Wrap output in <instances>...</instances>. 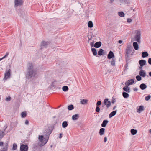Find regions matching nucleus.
Segmentation results:
<instances>
[{
	"label": "nucleus",
	"mask_w": 151,
	"mask_h": 151,
	"mask_svg": "<svg viewBox=\"0 0 151 151\" xmlns=\"http://www.w3.org/2000/svg\"><path fill=\"white\" fill-rule=\"evenodd\" d=\"M54 127L52 126L49 127L48 129L45 130V134L46 135V138H44L43 136L39 135L38 137V139L40 142H41L39 143V145L41 146H43L48 141L49 138V136L51 133L52 130L53 129Z\"/></svg>",
	"instance_id": "f257e3e1"
},
{
	"label": "nucleus",
	"mask_w": 151,
	"mask_h": 151,
	"mask_svg": "<svg viewBox=\"0 0 151 151\" xmlns=\"http://www.w3.org/2000/svg\"><path fill=\"white\" fill-rule=\"evenodd\" d=\"M37 74V71L33 69L32 63H29L27 65V68L26 72V78L29 79L35 77Z\"/></svg>",
	"instance_id": "f03ea898"
},
{
	"label": "nucleus",
	"mask_w": 151,
	"mask_h": 151,
	"mask_svg": "<svg viewBox=\"0 0 151 151\" xmlns=\"http://www.w3.org/2000/svg\"><path fill=\"white\" fill-rule=\"evenodd\" d=\"M133 49L132 46L129 45H127V48L125 51V57L126 60L127 61L129 60V56L132 52V50Z\"/></svg>",
	"instance_id": "7ed1b4c3"
},
{
	"label": "nucleus",
	"mask_w": 151,
	"mask_h": 151,
	"mask_svg": "<svg viewBox=\"0 0 151 151\" xmlns=\"http://www.w3.org/2000/svg\"><path fill=\"white\" fill-rule=\"evenodd\" d=\"M139 63L140 66L139 68V69L140 70L139 72V75H137L136 76V79L138 81H140L142 79V60H139Z\"/></svg>",
	"instance_id": "20e7f679"
},
{
	"label": "nucleus",
	"mask_w": 151,
	"mask_h": 151,
	"mask_svg": "<svg viewBox=\"0 0 151 151\" xmlns=\"http://www.w3.org/2000/svg\"><path fill=\"white\" fill-rule=\"evenodd\" d=\"M28 147L27 145L25 144H21L20 147V151H27Z\"/></svg>",
	"instance_id": "39448f33"
},
{
	"label": "nucleus",
	"mask_w": 151,
	"mask_h": 151,
	"mask_svg": "<svg viewBox=\"0 0 151 151\" xmlns=\"http://www.w3.org/2000/svg\"><path fill=\"white\" fill-rule=\"evenodd\" d=\"M48 44V42L42 41L41 43L40 49H42L43 48H47Z\"/></svg>",
	"instance_id": "423d86ee"
},
{
	"label": "nucleus",
	"mask_w": 151,
	"mask_h": 151,
	"mask_svg": "<svg viewBox=\"0 0 151 151\" xmlns=\"http://www.w3.org/2000/svg\"><path fill=\"white\" fill-rule=\"evenodd\" d=\"M23 3V0H14V6L17 7L22 4Z\"/></svg>",
	"instance_id": "0eeeda50"
},
{
	"label": "nucleus",
	"mask_w": 151,
	"mask_h": 151,
	"mask_svg": "<svg viewBox=\"0 0 151 151\" xmlns=\"http://www.w3.org/2000/svg\"><path fill=\"white\" fill-rule=\"evenodd\" d=\"M104 104L106 106L107 108L109 107L111 105V103L110 101H109L108 98H105L104 100Z\"/></svg>",
	"instance_id": "6e6552de"
},
{
	"label": "nucleus",
	"mask_w": 151,
	"mask_h": 151,
	"mask_svg": "<svg viewBox=\"0 0 151 151\" xmlns=\"http://www.w3.org/2000/svg\"><path fill=\"white\" fill-rule=\"evenodd\" d=\"M10 71V69H9L5 73L4 77V79L5 80H6L8 78L10 77V76L11 75Z\"/></svg>",
	"instance_id": "1a4fd4ad"
},
{
	"label": "nucleus",
	"mask_w": 151,
	"mask_h": 151,
	"mask_svg": "<svg viewBox=\"0 0 151 151\" xmlns=\"http://www.w3.org/2000/svg\"><path fill=\"white\" fill-rule=\"evenodd\" d=\"M140 32L139 31H137L135 36V40L139 42L140 40Z\"/></svg>",
	"instance_id": "9d476101"
},
{
	"label": "nucleus",
	"mask_w": 151,
	"mask_h": 151,
	"mask_svg": "<svg viewBox=\"0 0 151 151\" xmlns=\"http://www.w3.org/2000/svg\"><path fill=\"white\" fill-rule=\"evenodd\" d=\"M101 104V101H97L96 105V107L95 109V111L97 112H99L100 111V108L99 106Z\"/></svg>",
	"instance_id": "9b49d317"
},
{
	"label": "nucleus",
	"mask_w": 151,
	"mask_h": 151,
	"mask_svg": "<svg viewBox=\"0 0 151 151\" xmlns=\"http://www.w3.org/2000/svg\"><path fill=\"white\" fill-rule=\"evenodd\" d=\"M8 144L7 143H5L4 145L2 147L1 149H2L0 151H7L8 150Z\"/></svg>",
	"instance_id": "f8f14e48"
},
{
	"label": "nucleus",
	"mask_w": 151,
	"mask_h": 151,
	"mask_svg": "<svg viewBox=\"0 0 151 151\" xmlns=\"http://www.w3.org/2000/svg\"><path fill=\"white\" fill-rule=\"evenodd\" d=\"M114 53L111 51H110L107 55V58L108 59L114 58Z\"/></svg>",
	"instance_id": "ddd939ff"
},
{
	"label": "nucleus",
	"mask_w": 151,
	"mask_h": 151,
	"mask_svg": "<svg viewBox=\"0 0 151 151\" xmlns=\"http://www.w3.org/2000/svg\"><path fill=\"white\" fill-rule=\"evenodd\" d=\"M134 81V80L133 79H129L126 82L125 85H127V86H129V85L133 84Z\"/></svg>",
	"instance_id": "4468645a"
},
{
	"label": "nucleus",
	"mask_w": 151,
	"mask_h": 151,
	"mask_svg": "<svg viewBox=\"0 0 151 151\" xmlns=\"http://www.w3.org/2000/svg\"><path fill=\"white\" fill-rule=\"evenodd\" d=\"M119 2L122 4H130V0H118Z\"/></svg>",
	"instance_id": "2eb2a0df"
},
{
	"label": "nucleus",
	"mask_w": 151,
	"mask_h": 151,
	"mask_svg": "<svg viewBox=\"0 0 151 151\" xmlns=\"http://www.w3.org/2000/svg\"><path fill=\"white\" fill-rule=\"evenodd\" d=\"M102 45V43L101 41L97 42L94 44V47L96 48H99Z\"/></svg>",
	"instance_id": "dca6fc26"
},
{
	"label": "nucleus",
	"mask_w": 151,
	"mask_h": 151,
	"mask_svg": "<svg viewBox=\"0 0 151 151\" xmlns=\"http://www.w3.org/2000/svg\"><path fill=\"white\" fill-rule=\"evenodd\" d=\"M108 122L109 121L108 120H104L103 121L102 123L101 124V126L103 127H105Z\"/></svg>",
	"instance_id": "f3484780"
},
{
	"label": "nucleus",
	"mask_w": 151,
	"mask_h": 151,
	"mask_svg": "<svg viewBox=\"0 0 151 151\" xmlns=\"http://www.w3.org/2000/svg\"><path fill=\"white\" fill-rule=\"evenodd\" d=\"M105 130V129L103 128H101L99 129V134L100 135L102 136L104 134Z\"/></svg>",
	"instance_id": "a211bd4d"
},
{
	"label": "nucleus",
	"mask_w": 151,
	"mask_h": 151,
	"mask_svg": "<svg viewBox=\"0 0 151 151\" xmlns=\"http://www.w3.org/2000/svg\"><path fill=\"white\" fill-rule=\"evenodd\" d=\"M133 45L134 47V49L136 50H137L139 49V45L136 42H134L133 43Z\"/></svg>",
	"instance_id": "6ab92c4d"
},
{
	"label": "nucleus",
	"mask_w": 151,
	"mask_h": 151,
	"mask_svg": "<svg viewBox=\"0 0 151 151\" xmlns=\"http://www.w3.org/2000/svg\"><path fill=\"white\" fill-rule=\"evenodd\" d=\"M117 112V110H116L111 112L109 114V118H111L115 115Z\"/></svg>",
	"instance_id": "aec40b11"
},
{
	"label": "nucleus",
	"mask_w": 151,
	"mask_h": 151,
	"mask_svg": "<svg viewBox=\"0 0 151 151\" xmlns=\"http://www.w3.org/2000/svg\"><path fill=\"white\" fill-rule=\"evenodd\" d=\"M123 89L127 93H129L130 92V89L128 86H127V85H126V86L123 88Z\"/></svg>",
	"instance_id": "412c9836"
},
{
	"label": "nucleus",
	"mask_w": 151,
	"mask_h": 151,
	"mask_svg": "<svg viewBox=\"0 0 151 151\" xmlns=\"http://www.w3.org/2000/svg\"><path fill=\"white\" fill-rule=\"evenodd\" d=\"M88 100L87 99H83L80 101V103L83 105H85L87 104Z\"/></svg>",
	"instance_id": "4be33fe9"
},
{
	"label": "nucleus",
	"mask_w": 151,
	"mask_h": 151,
	"mask_svg": "<svg viewBox=\"0 0 151 151\" xmlns=\"http://www.w3.org/2000/svg\"><path fill=\"white\" fill-rule=\"evenodd\" d=\"M67 121H64L62 123V127L64 128H65L68 125Z\"/></svg>",
	"instance_id": "5701e85b"
},
{
	"label": "nucleus",
	"mask_w": 151,
	"mask_h": 151,
	"mask_svg": "<svg viewBox=\"0 0 151 151\" xmlns=\"http://www.w3.org/2000/svg\"><path fill=\"white\" fill-rule=\"evenodd\" d=\"M79 117V115L78 114H76L73 115L72 116V119L73 120H77Z\"/></svg>",
	"instance_id": "b1692460"
},
{
	"label": "nucleus",
	"mask_w": 151,
	"mask_h": 151,
	"mask_svg": "<svg viewBox=\"0 0 151 151\" xmlns=\"http://www.w3.org/2000/svg\"><path fill=\"white\" fill-rule=\"evenodd\" d=\"M91 51L94 55L96 56L97 57V56H96L97 52L96 49V48H92Z\"/></svg>",
	"instance_id": "393cba45"
},
{
	"label": "nucleus",
	"mask_w": 151,
	"mask_h": 151,
	"mask_svg": "<svg viewBox=\"0 0 151 151\" xmlns=\"http://www.w3.org/2000/svg\"><path fill=\"white\" fill-rule=\"evenodd\" d=\"M40 143V144H41V142H40H40H39V143ZM33 148L36 150H37L38 147H39V146H40V145H39V143H38V145L37 144H33Z\"/></svg>",
	"instance_id": "a878e982"
},
{
	"label": "nucleus",
	"mask_w": 151,
	"mask_h": 151,
	"mask_svg": "<svg viewBox=\"0 0 151 151\" xmlns=\"http://www.w3.org/2000/svg\"><path fill=\"white\" fill-rule=\"evenodd\" d=\"M104 50L102 49H100L99 50V51H98V55L99 56H101L103 54Z\"/></svg>",
	"instance_id": "bb28decb"
},
{
	"label": "nucleus",
	"mask_w": 151,
	"mask_h": 151,
	"mask_svg": "<svg viewBox=\"0 0 151 151\" xmlns=\"http://www.w3.org/2000/svg\"><path fill=\"white\" fill-rule=\"evenodd\" d=\"M129 94L125 92H122V96L123 97L125 98H127L129 96Z\"/></svg>",
	"instance_id": "cd10ccee"
},
{
	"label": "nucleus",
	"mask_w": 151,
	"mask_h": 151,
	"mask_svg": "<svg viewBox=\"0 0 151 151\" xmlns=\"http://www.w3.org/2000/svg\"><path fill=\"white\" fill-rule=\"evenodd\" d=\"M130 132L132 135H134L137 133V131L136 129H131Z\"/></svg>",
	"instance_id": "c85d7f7f"
},
{
	"label": "nucleus",
	"mask_w": 151,
	"mask_h": 151,
	"mask_svg": "<svg viewBox=\"0 0 151 151\" xmlns=\"http://www.w3.org/2000/svg\"><path fill=\"white\" fill-rule=\"evenodd\" d=\"M148 53L147 52H142V58H145L148 56Z\"/></svg>",
	"instance_id": "c756f323"
},
{
	"label": "nucleus",
	"mask_w": 151,
	"mask_h": 151,
	"mask_svg": "<svg viewBox=\"0 0 151 151\" xmlns=\"http://www.w3.org/2000/svg\"><path fill=\"white\" fill-rule=\"evenodd\" d=\"M88 27L89 28H92L93 26V24L92 21H90L88 22Z\"/></svg>",
	"instance_id": "7c9ffc66"
},
{
	"label": "nucleus",
	"mask_w": 151,
	"mask_h": 151,
	"mask_svg": "<svg viewBox=\"0 0 151 151\" xmlns=\"http://www.w3.org/2000/svg\"><path fill=\"white\" fill-rule=\"evenodd\" d=\"M118 14L119 16H120L121 17H124L125 15V14L124 12H123L121 11L119 12H118Z\"/></svg>",
	"instance_id": "2f4dec72"
},
{
	"label": "nucleus",
	"mask_w": 151,
	"mask_h": 151,
	"mask_svg": "<svg viewBox=\"0 0 151 151\" xmlns=\"http://www.w3.org/2000/svg\"><path fill=\"white\" fill-rule=\"evenodd\" d=\"M17 148V145L15 143H14L13 144V147L12 148V150L14 151L16 150Z\"/></svg>",
	"instance_id": "473e14b6"
},
{
	"label": "nucleus",
	"mask_w": 151,
	"mask_h": 151,
	"mask_svg": "<svg viewBox=\"0 0 151 151\" xmlns=\"http://www.w3.org/2000/svg\"><path fill=\"white\" fill-rule=\"evenodd\" d=\"M62 89L63 91L66 92L68 90V88L67 86H64L62 87Z\"/></svg>",
	"instance_id": "72a5a7b5"
},
{
	"label": "nucleus",
	"mask_w": 151,
	"mask_h": 151,
	"mask_svg": "<svg viewBox=\"0 0 151 151\" xmlns=\"http://www.w3.org/2000/svg\"><path fill=\"white\" fill-rule=\"evenodd\" d=\"M21 115L22 118H25L27 115V113L25 111L22 112L21 114Z\"/></svg>",
	"instance_id": "f704fd0d"
},
{
	"label": "nucleus",
	"mask_w": 151,
	"mask_h": 151,
	"mask_svg": "<svg viewBox=\"0 0 151 151\" xmlns=\"http://www.w3.org/2000/svg\"><path fill=\"white\" fill-rule=\"evenodd\" d=\"M56 82V81H55L54 82H52L50 85V88H55V85L54 83V82Z\"/></svg>",
	"instance_id": "c9c22d12"
},
{
	"label": "nucleus",
	"mask_w": 151,
	"mask_h": 151,
	"mask_svg": "<svg viewBox=\"0 0 151 151\" xmlns=\"http://www.w3.org/2000/svg\"><path fill=\"white\" fill-rule=\"evenodd\" d=\"M68 109L69 110H71L74 109L73 106V105H69L68 106Z\"/></svg>",
	"instance_id": "e433bc0d"
},
{
	"label": "nucleus",
	"mask_w": 151,
	"mask_h": 151,
	"mask_svg": "<svg viewBox=\"0 0 151 151\" xmlns=\"http://www.w3.org/2000/svg\"><path fill=\"white\" fill-rule=\"evenodd\" d=\"M4 135V133L0 131V140L3 137Z\"/></svg>",
	"instance_id": "4c0bfd02"
},
{
	"label": "nucleus",
	"mask_w": 151,
	"mask_h": 151,
	"mask_svg": "<svg viewBox=\"0 0 151 151\" xmlns=\"http://www.w3.org/2000/svg\"><path fill=\"white\" fill-rule=\"evenodd\" d=\"M115 59H114L112 58V61H111V65L113 66H114L115 65Z\"/></svg>",
	"instance_id": "58836bf2"
},
{
	"label": "nucleus",
	"mask_w": 151,
	"mask_h": 151,
	"mask_svg": "<svg viewBox=\"0 0 151 151\" xmlns=\"http://www.w3.org/2000/svg\"><path fill=\"white\" fill-rule=\"evenodd\" d=\"M126 63L125 65L124 66V68H125V70H127V69H128V63L127 62L128 61H127L126 60Z\"/></svg>",
	"instance_id": "ea45409f"
},
{
	"label": "nucleus",
	"mask_w": 151,
	"mask_h": 151,
	"mask_svg": "<svg viewBox=\"0 0 151 151\" xmlns=\"http://www.w3.org/2000/svg\"><path fill=\"white\" fill-rule=\"evenodd\" d=\"M147 64L146 61L145 60H142V67Z\"/></svg>",
	"instance_id": "a19ab883"
},
{
	"label": "nucleus",
	"mask_w": 151,
	"mask_h": 151,
	"mask_svg": "<svg viewBox=\"0 0 151 151\" xmlns=\"http://www.w3.org/2000/svg\"><path fill=\"white\" fill-rule=\"evenodd\" d=\"M147 88V86L144 83H142V90L145 89Z\"/></svg>",
	"instance_id": "79ce46f5"
},
{
	"label": "nucleus",
	"mask_w": 151,
	"mask_h": 151,
	"mask_svg": "<svg viewBox=\"0 0 151 151\" xmlns=\"http://www.w3.org/2000/svg\"><path fill=\"white\" fill-rule=\"evenodd\" d=\"M142 111V105L139 106V109L137 110V112L139 113H140Z\"/></svg>",
	"instance_id": "37998d69"
},
{
	"label": "nucleus",
	"mask_w": 151,
	"mask_h": 151,
	"mask_svg": "<svg viewBox=\"0 0 151 151\" xmlns=\"http://www.w3.org/2000/svg\"><path fill=\"white\" fill-rule=\"evenodd\" d=\"M146 76L145 72L143 70H142V77H144Z\"/></svg>",
	"instance_id": "c03bdc74"
},
{
	"label": "nucleus",
	"mask_w": 151,
	"mask_h": 151,
	"mask_svg": "<svg viewBox=\"0 0 151 151\" xmlns=\"http://www.w3.org/2000/svg\"><path fill=\"white\" fill-rule=\"evenodd\" d=\"M151 97L150 95H148L146 96L145 98V99L146 101L148 100Z\"/></svg>",
	"instance_id": "a18cd8bd"
},
{
	"label": "nucleus",
	"mask_w": 151,
	"mask_h": 151,
	"mask_svg": "<svg viewBox=\"0 0 151 151\" xmlns=\"http://www.w3.org/2000/svg\"><path fill=\"white\" fill-rule=\"evenodd\" d=\"M11 99L10 97L8 96L6 98V101H9L11 100Z\"/></svg>",
	"instance_id": "49530a36"
},
{
	"label": "nucleus",
	"mask_w": 151,
	"mask_h": 151,
	"mask_svg": "<svg viewBox=\"0 0 151 151\" xmlns=\"http://www.w3.org/2000/svg\"><path fill=\"white\" fill-rule=\"evenodd\" d=\"M8 55H9V53L8 52L6 53L4 57H2V58L3 59H4L5 58H6L8 56Z\"/></svg>",
	"instance_id": "de8ad7c7"
},
{
	"label": "nucleus",
	"mask_w": 151,
	"mask_h": 151,
	"mask_svg": "<svg viewBox=\"0 0 151 151\" xmlns=\"http://www.w3.org/2000/svg\"><path fill=\"white\" fill-rule=\"evenodd\" d=\"M127 21L128 23H130L132 22V20L130 18H128L127 19Z\"/></svg>",
	"instance_id": "09e8293b"
},
{
	"label": "nucleus",
	"mask_w": 151,
	"mask_h": 151,
	"mask_svg": "<svg viewBox=\"0 0 151 151\" xmlns=\"http://www.w3.org/2000/svg\"><path fill=\"white\" fill-rule=\"evenodd\" d=\"M148 63L151 65V58H149L148 59Z\"/></svg>",
	"instance_id": "8fccbe9b"
},
{
	"label": "nucleus",
	"mask_w": 151,
	"mask_h": 151,
	"mask_svg": "<svg viewBox=\"0 0 151 151\" xmlns=\"http://www.w3.org/2000/svg\"><path fill=\"white\" fill-rule=\"evenodd\" d=\"M90 45L91 46V47H94V42H91L90 43Z\"/></svg>",
	"instance_id": "3c124183"
},
{
	"label": "nucleus",
	"mask_w": 151,
	"mask_h": 151,
	"mask_svg": "<svg viewBox=\"0 0 151 151\" xmlns=\"http://www.w3.org/2000/svg\"><path fill=\"white\" fill-rule=\"evenodd\" d=\"M29 124V121L27 120H26L25 122V124L27 125Z\"/></svg>",
	"instance_id": "603ef678"
},
{
	"label": "nucleus",
	"mask_w": 151,
	"mask_h": 151,
	"mask_svg": "<svg viewBox=\"0 0 151 151\" xmlns=\"http://www.w3.org/2000/svg\"><path fill=\"white\" fill-rule=\"evenodd\" d=\"M4 144L3 142H0V146L2 147L4 145Z\"/></svg>",
	"instance_id": "864d4df0"
},
{
	"label": "nucleus",
	"mask_w": 151,
	"mask_h": 151,
	"mask_svg": "<svg viewBox=\"0 0 151 151\" xmlns=\"http://www.w3.org/2000/svg\"><path fill=\"white\" fill-rule=\"evenodd\" d=\"M107 140V138L106 137H105L104 138V142H106Z\"/></svg>",
	"instance_id": "5fc2aeb1"
},
{
	"label": "nucleus",
	"mask_w": 151,
	"mask_h": 151,
	"mask_svg": "<svg viewBox=\"0 0 151 151\" xmlns=\"http://www.w3.org/2000/svg\"><path fill=\"white\" fill-rule=\"evenodd\" d=\"M63 134L62 133H60L59 134V138L60 139L62 137Z\"/></svg>",
	"instance_id": "6e6d98bb"
},
{
	"label": "nucleus",
	"mask_w": 151,
	"mask_h": 151,
	"mask_svg": "<svg viewBox=\"0 0 151 151\" xmlns=\"http://www.w3.org/2000/svg\"><path fill=\"white\" fill-rule=\"evenodd\" d=\"M115 99H113L111 101V103L113 104H114V103L115 102Z\"/></svg>",
	"instance_id": "4d7b16f0"
},
{
	"label": "nucleus",
	"mask_w": 151,
	"mask_h": 151,
	"mask_svg": "<svg viewBox=\"0 0 151 151\" xmlns=\"http://www.w3.org/2000/svg\"><path fill=\"white\" fill-rule=\"evenodd\" d=\"M118 42L119 44H121L122 43V40H119L118 41Z\"/></svg>",
	"instance_id": "13d9d810"
},
{
	"label": "nucleus",
	"mask_w": 151,
	"mask_h": 151,
	"mask_svg": "<svg viewBox=\"0 0 151 151\" xmlns=\"http://www.w3.org/2000/svg\"><path fill=\"white\" fill-rule=\"evenodd\" d=\"M116 108V106H114V107H113V110H114L115 109V108Z\"/></svg>",
	"instance_id": "bf43d9fd"
},
{
	"label": "nucleus",
	"mask_w": 151,
	"mask_h": 151,
	"mask_svg": "<svg viewBox=\"0 0 151 151\" xmlns=\"http://www.w3.org/2000/svg\"><path fill=\"white\" fill-rule=\"evenodd\" d=\"M114 1V0H110V3H112Z\"/></svg>",
	"instance_id": "052dcab7"
},
{
	"label": "nucleus",
	"mask_w": 151,
	"mask_h": 151,
	"mask_svg": "<svg viewBox=\"0 0 151 151\" xmlns=\"http://www.w3.org/2000/svg\"><path fill=\"white\" fill-rule=\"evenodd\" d=\"M134 91H137V88H135L134 89Z\"/></svg>",
	"instance_id": "680f3d73"
},
{
	"label": "nucleus",
	"mask_w": 151,
	"mask_h": 151,
	"mask_svg": "<svg viewBox=\"0 0 151 151\" xmlns=\"http://www.w3.org/2000/svg\"><path fill=\"white\" fill-rule=\"evenodd\" d=\"M139 87L140 88V89H142V84L140 85Z\"/></svg>",
	"instance_id": "e2e57ef3"
},
{
	"label": "nucleus",
	"mask_w": 151,
	"mask_h": 151,
	"mask_svg": "<svg viewBox=\"0 0 151 151\" xmlns=\"http://www.w3.org/2000/svg\"><path fill=\"white\" fill-rule=\"evenodd\" d=\"M149 75L150 76H151V71L149 72Z\"/></svg>",
	"instance_id": "0e129e2a"
},
{
	"label": "nucleus",
	"mask_w": 151,
	"mask_h": 151,
	"mask_svg": "<svg viewBox=\"0 0 151 151\" xmlns=\"http://www.w3.org/2000/svg\"><path fill=\"white\" fill-rule=\"evenodd\" d=\"M142 111H143L144 110V107L143 106H142Z\"/></svg>",
	"instance_id": "69168bd1"
},
{
	"label": "nucleus",
	"mask_w": 151,
	"mask_h": 151,
	"mask_svg": "<svg viewBox=\"0 0 151 151\" xmlns=\"http://www.w3.org/2000/svg\"><path fill=\"white\" fill-rule=\"evenodd\" d=\"M149 132L151 134V129L149 130Z\"/></svg>",
	"instance_id": "338daca9"
},
{
	"label": "nucleus",
	"mask_w": 151,
	"mask_h": 151,
	"mask_svg": "<svg viewBox=\"0 0 151 151\" xmlns=\"http://www.w3.org/2000/svg\"><path fill=\"white\" fill-rule=\"evenodd\" d=\"M2 59H3L2 58H0V61H1V60H2Z\"/></svg>",
	"instance_id": "774afa93"
}]
</instances>
